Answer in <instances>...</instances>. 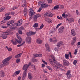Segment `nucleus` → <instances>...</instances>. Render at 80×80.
Here are the masks:
<instances>
[{"instance_id":"obj_11","label":"nucleus","mask_w":80,"mask_h":80,"mask_svg":"<svg viewBox=\"0 0 80 80\" xmlns=\"http://www.w3.org/2000/svg\"><path fill=\"white\" fill-rule=\"evenodd\" d=\"M23 13L24 17H26L27 15V13H28V11H27V8H25L23 10Z\"/></svg>"},{"instance_id":"obj_12","label":"nucleus","mask_w":80,"mask_h":80,"mask_svg":"<svg viewBox=\"0 0 80 80\" xmlns=\"http://www.w3.org/2000/svg\"><path fill=\"white\" fill-rule=\"evenodd\" d=\"M54 63H56V65L58 66H59V67H62V68L63 67V66H62V65L60 63V62H57V61H54Z\"/></svg>"},{"instance_id":"obj_13","label":"nucleus","mask_w":80,"mask_h":80,"mask_svg":"<svg viewBox=\"0 0 80 80\" xmlns=\"http://www.w3.org/2000/svg\"><path fill=\"white\" fill-rule=\"evenodd\" d=\"M29 10L30 11V15L31 16H33V15H34V14L35 13V12H34V11L32 8H31L29 9Z\"/></svg>"},{"instance_id":"obj_31","label":"nucleus","mask_w":80,"mask_h":80,"mask_svg":"<svg viewBox=\"0 0 80 80\" xmlns=\"http://www.w3.org/2000/svg\"><path fill=\"white\" fill-rule=\"evenodd\" d=\"M6 17V20H10V18H11V16H10Z\"/></svg>"},{"instance_id":"obj_28","label":"nucleus","mask_w":80,"mask_h":80,"mask_svg":"<svg viewBox=\"0 0 80 80\" xmlns=\"http://www.w3.org/2000/svg\"><path fill=\"white\" fill-rule=\"evenodd\" d=\"M72 39L73 40V43H75L77 41V38L76 37H74L72 38Z\"/></svg>"},{"instance_id":"obj_56","label":"nucleus","mask_w":80,"mask_h":80,"mask_svg":"<svg viewBox=\"0 0 80 80\" xmlns=\"http://www.w3.org/2000/svg\"><path fill=\"white\" fill-rule=\"evenodd\" d=\"M49 18H46L45 19V20L46 21V22H48Z\"/></svg>"},{"instance_id":"obj_35","label":"nucleus","mask_w":80,"mask_h":80,"mask_svg":"<svg viewBox=\"0 0 80 80\" xmlns=\"http://www.w3.org/2000/svg\"><path fill=\"white\" fill-rule=\"evenodd\" d=\"M70 73H71V71H70V70H68L67 72V73H66V75H68L70 74Z\"/></svg>"},{"instance_id":"obj_10","label":"nucleus","mask_w":80,"mask_h":80,"mask_svg":"<svg viewBox=\"0 0 80 80\" xmlns=\"http://www.w3.org/2000/svg\"><path fill=\"white\" fill-rule=\"evenodd\" d=\"M63 65H65V66H68L70 64L69 62H68V61L65 59L63 60Z\"/></svg>"},{"instance_id":"obj_15","label":"nucleus","mask_w":80,"mask_h":80,"mask_svg":"<svg viewBox=\"0 0 80 80\" xmlns=\"http://www.w3.org/2000/svg\"><path fill=\"white\" fill-rule=\"evenodd\" d=\"M31 42V37H28L26 38V42L30 43Z\"/></svg>"},{"instance_id":"obj_55","label":"nucleus","mask_w":80,"mask_h":80,"mask_svg":"<svg viewBox=\"0 0 80 80\" xmlns=\"http://www.w3.org/2000/svg\"><path fill=\"white\" fill-rule=\"evenodd\" d=\"M2 21H3L4 23H5L7 22V20H6V18H5V19L3 20Z\"/></svg>"},{"instance_id":"obj_33","label":"nucleus","mask_w":80,"mask_h":80,"mask_svg":"<svg viewBox=\"0 0 80 80\" xmlns=\"http://www.w3.org/2000/svg\"><path fill=\"white\" fill-rule=\"evenodd\" d=\"M5 7H2L1 8H0V12H2L3 10H5Z\"/></svg>"},{"instance_id":"obj_29","label":"nucleus","mask_w":80,"mask_h":80,"mask_svg":"<svg viewBox=\"0 0 80 80\" xmlns=\"http://www.w3.org/2000/svg\"><path fill=\"white\" fill-rule=\"evenodd\" d=\"M69 54H65V58L67 60H68L69 59Z\"/></svg>"},{"instance_id":"obj_59","label":"nucleus","mask_w":80,"mask_h":80,"mask_svg":"<svg viewBox=\"0 0 80 80\" xmlns=\"http://www.w3.org/2000/svg\"><path fill=\"white\" fill-rule=\"evenodd\" d=\"M18 33L19 34H21V35L22 34V32L21 31H19Z\"/></svg>"},{"instance_id":"obj_1","label":"nucleus","mask_w":80,"mask_h":80,"mask_svg":"<svg viewBox=\"0 0 80 80\" xmlns=\"http://www.w3.org/2000/svg\"><path fill=\"white\" fill-rule=\"evenodd\" d=\"M12 58L11 57H9L5 59H4L2 61V63L0 65V68H2L5 65H8L9 64V62L8 61Z\"/></svg>"},{"instance_id":"obj_37","label":"nucleus","mask_w":80,"mask_h":80,"mask_svg":"<svg viewBox=\"0 0 80 80\" xmlns=\"http://www.w3.org/2000/svg\"><path fill=\"white\" fill-rule=\"evenodd\" d=\"M44 27V25H43V24H42L41 26H40V27L39 28V30H41V29H42Z\"/></svg>"},{"instance_id":"obj_3","label":"nucleus","mask_w":80,"mask_h":80,"mask_svg":"<svg viewBox=\"0 0 80 80\" xmlns=\"http://www.w3.org/2000/svg\"><path fill=\"white\" fill-rule=\"evenodd\" d=\"M29 66H28V64H25L23 67V69L25 70L22 74V79L24 80L27 76V70Z\"/></svg>"},{"instance_id":"obj_14","label":"nucleus","mask_w":80,"mask_h":80,"mask_svg":"<svg viewBox=\"0 0 80 80\" xmlns=\"http://www.w3.org/2000/svg\"><path fill=\"white\" fill-rule=\"evenodd\" d=\"M45 46L47 48V51H48V52H50V47L49 46L48 44L46 43L45 44Z\"/></svg>"},{"instance_id":"obj_48","label":"nucleus","mask_w":80,"mask_h":80,"mask_svg":"<svg viewBox=\"0 0 80 80\" xmlns=\"http://www.w3.org/2000/svg\"><path fill=\"white\" fill-rule=\"evenodd\" d=\"M20 59H18L16 60V63H19V62H20Z\"/></svg>"},{"instance_id":"obj_60","label":"nucleus","mask_w":80,"mask_h":80,"mask_svg":"<svg viewBox=\"0 0 80 80\" xmlns=\"http://www.w3.org/2000/svg\"><path fill=\"white\" fill-rule=\"evenodd\" d=\"M42 10V8H40L38 9V12H41V10Z\"/></svg>"},{"instance_id":"obj_5","label":"nucleus","mask_w":80,"mask_h":80,"mask_svg":"<svg viewBox=\"0 0 80 80\" xmlns=\"http://www.w3.org/2000/svg\"><path fill=\"white\" fill-rule=\"evenodd\" d=\"M53 62V60H52L51 59H50L49 60V62L50 63L51 65L53 67H54L55 68H56V69H58V70H61V68H60L57 66L56 65L53 64V62Z\"/></svg>"},{"instance_id":"obj_44","label":"nucleus","mask_w":80,"mask_h":80,"mask_svg":"<svg viewBox=\"0 0 80 80\" xmlns=\"http://www.w3.org/2000/svg\"><path fill=\"white\" fill-rule=\"evenodd\" d=\"M59 32H60L61 33H62V32H63V29H60V28L59 29Z\"/></svg>"},{"instance_id":"obj_7","label":"nucleus","mask_w":80,"mask_h":80,"mask_svg":"<svg viewBox=\"0 0 80 80\" xmlns=\"http://www.w3.org/2000/svg\"><path fill=\"white\" fill-rule=\"evenodd\" d=\"M66 21L68 22V23H72L74 22V19L72 18H67L66 19Z\"/></svg>"},{"instance_id":"obj_52","label":"nucleus","mask_w":80,"mask_h":80,"mask_svg":"<svg viewBox=\"0 0 80 80\" xmlns=\"http://www.w3.org/2000/svg\"><path fill=\"white\" fill-rule=\"evenodd\" d=\"M19 29L20 30H23V27H21L19 28Z\"/></svg>"},{"instance_id":"obj_50","label":"nucleus","mask_w":80,"mask_h":80,"mask_svg":"<svg viewBox=\"0 0 80 80\" xmlns=\"http://www.w3.org/2000/svg\"><path fill=\"white\" fill-rule=\"evenodd\" d=\"M20 71H17L16 72L17 75H18L20 73Z\"/></svg>"},{"instance_id":"obj_8","label":"nucleus","mask_w":80,"mask_h":80,"mask_svg":"<svg viewBox=\"0 0 80 80\" xmlns=\"http://www.w3.org/2000/svg\"><path fill=\"white\" fill-rule=\"evenodd\" d=\"M40 14H36L34 18V21H35V22H36V21H37V18H39V17H40Z\"/></svg>"},{"instance_id":"obj_20","label":"nucleus","mask_w":80,"mask_h":80,"mask_svg":"<svg viewBox=\"0 0 80 80\" xmlns=\"http://www.w3.org/2000/svg\"><path fill=\"white\" fill-rule=\"evenodd\" d=\"M60 7V5H58L54 7L52 9V10H58V8Z\"/></svg>"},{"instance_id":"obj_63","label":"nucleus","mask_w":80,"mask_h":80,"mask_svg":"<svg viewBox=\"0 0 80 80\" xmlns=\"http://www.w3.org/2000/svg\"><path fill=\"white\" fill-rule=\"evenodd\" d=\"M65 13L66 12H64L62 14V17H65Z\"/></svg>"},{"instance_id":"obj_32","label":"nucleus","mask_w":80,"mask_h":80,"mask_svg":"<svg viewBox=\"0 0 80 80\" xmlns=\"http://www.w3.org/2000/svg\"><path fill=\"white\" fill-rule=\"evenodd\" d=\"M47 22L48 23H52V20L51 19L49 18Z\"/></svg>"},{"instance_id":"obj_17","label":"nucleus","mask_w":80,"mask_h":80,"mask_svg":"<svg viewBox=\"0 0 80 80\" xmlns=\"http://www.w3.org/2000/svg\"><path fill=\"white\" fill-rule=\"evenodd\" d=\"M14 23V21L13 20H11L7 22V24L8 25H10L12 24V23Z\"/></svg>"},{"instance_id":"obj_16","label":"nucleus","mask_w":80,"mask_h":80,"mask_svg":"<svg viewBox=\"0 0 80 80\" xmlns=\"http://www.w3.org/2000/svg\"><path fill=\"white\" fill-rule=\"evenodd\" d=\"M71 34L72 36H75L76 35V33L75 32V30L73 29H72L71 30Z\"/></svg>"},{"instance_id":"obj_54","label":"nucleus","mask_w":80,"mask_h":80,"mask_svg":"<svg viewBox=\"0 0 80 80\" xmlns=\"http://www.w3.org/2000/svg\"><path fill=\"white\" fill-rule=\"evenodd\" d=\"M77 52H78L77 50L75 49V50L74 53V55H77Z\"/></svg>"},{"instance_id":"obj_62","label":"nucleus","mask_w":80,"mask_h":80,"mask_svg":"<svg viewBox=\"0 0 80 80\" xmlns=\"http://www.w3.org/2000/svg\"><path fill=\"white\" fill-rule=\"evenodd\" d=\"M42 56V54H38V57H41Z\"/></svg>"},{"instance_id":"obj_19","label":"nucleus","mask_w":80,"mask_h":80,"mask_svg":"<svg viewBox=\"0 0 80 80\" xmlns=\"http://www.w3.org/2000/svg\"><path fill=\"white\" fill-rule=\"evenodd\" d=\"M36 42L38 44H42V40H41L40 38H38L36 40Z\"/></svg>"},{"instance_id":"obj_25","label":"nucleus","mask_w":80,"mask_h":80,"mask_svg":"<svg viewBox=\"0 0 80 80\" xmlns=\"http://www.w3.org/2000/svg\"><path fill=\"white\" fill-rule=\"evenodd\" d=\"M0 75L2 77H4V76H5V73H4V72L3 71H2L0 72Z\"/></svg>"},{"instance_id":"obj_34","label":"nucleus","mask_w":80,"mask_h":80,"mask_svg":"<svg viewBox=\"0 0 80 80\" xmlns=\"http://www.w3.org/2000/svg\"><path fill=\"white\" fill-rule=\"evenodd\" d=\"M26 35L28 36H31V31H30L29 32H27L26 33Z\"/></svg>"},{"instance_id":"obj_21","label":"nucleus","mask_w":80,"mask_h":80,"mask_svg":"<svg viewBox=\"0 0 80 80\" xmlns=\"http://www.w3.org/2000/svg\"><path fill=\"white\" fill-rule=\"evenodd\" d=\"M22 2L23 3V7H27V2H26V1L25 0H22Z\"/></svg>"},{"instance_id":"obj_2","label":"nucleus","mask_w":80,"mask_h":80,"mask_svg":"<svg viewBox=\"0 0 80 80\" xmlns=\"http://www.w3.org/2000/svg\"><path fill=\"white\" fill-rule=\"evenodd\" d=\"M16 36L18 39L20 40L19 41L18 40V39H17L16 41H14L13 40H12L11 42L13 45H17V42L18 43L20 44L22 43V38H21V37H20V35H19V34L18 33L16 34Z\"/></svg>"},{"instance_id":"obj_49","label":"nucleus","mask_w":80,"mask_h":80,"mask_svg":"<svg viewBox=\"0 0 80 80\" xmlns=\"http://www.w3.org/2000/svg\"><path fill=\"white\" fill-rule=\"evenodd\" d=\"M10 14L12 15H13L15 14V12H10Z\"/></svg>"},{"instance_id":"obj_9","label":"nucleus","mask_w":80,"mask_h":80,"mask_svg":"<svg viewBox=\"0 0 80 80\" xmlns=\"http://www.w3.org/2000/svg\"><path fill=\"white\" fill-rule=\"evenodd\" d=\"M46 16H48L49 17H52L53 14H52V12H48L45 13Z\"/></svg>"},{"instance_id":"obj_18","label":"nucleus","mask_w":80,"mask_h":80,"mask_svg":"<svg viewBox=\"0 0 80 80\" xmlns=\"http://www.w3.org/2000/svg\"><path fill=\"white\" fill-rule=\"evenodd\" d=\"M48 6V4L47 3H42L41 4V7L42 8H46Z\"/></svg>"},{"instance_id":"obj_42","label":"nucleus","mask_w":80,"mask_h":80,"mask_svg":"<svg viewBox=\"0 0 80 80\" xmlns=\"http://www.w3.org/2000/svg\"><path fill=\"white\" fill-rule=\"evenodd\" d=\"M76 13L77 15H80V12H78V10H76Z\"/></svg>"},{"instance_id":"obj_24","label":"nucleus","mask_w":80,"mask_h":80,"mask_svg":"<svg viewBox=\"0 0 80 80\" xmlns=\"http://www.w3.org/2000/svg\"><path fill=\"white\" fill-rule=\"evenodd\" d=\"M62 44L63 42H62V41L58 43L57 47L59 48V47H60V46L62 45Z\"/></svg>"},{"instance_id":"obj_6","label":"nucleus","mask_w":80,"mask_h":80,"mask_svg":"<svg viewBox=\"0 0 80 80\" xmlns=\"http://www.w3.org/2000/svg\"><path fill=\"white\" fill-rule=\"evenodd\" d=\"M3 36H2V38L3 39H6V38H7V35H9L10 34V32L8 31H6L5 32H3L2 33Z\"/></svg>"},{"instance_id":"obj_43","label":"nucleus","mask_w":80,"mask_h":80,"mask_svg":"<svg viewBox=\"0 0 80 80\" xmlns=\"http://www.w3.org/2000/svg\"><path fill=\"white\" fill-rule=\"evenodd\" d=\"M36 33V32H32V31H31V35H35Z\"/></svg>"},{"instance_id":"obj_4","label":"nucleus","mask_w":80,"mask_h":80,"mask_svg":"<svg viewBox=\"0 0 80 80\" xmlns=\"http://www.w3.org/2000/svg\"><path fill=\"white\" fill-rule=\"evenodd\" d=\"M23 22V21L21 19L18 21V23H15L11 25V27L13 28H17L18 26H20L22 25V22Z\"/></svg>"},{"instance_id":"obj_38","label":"nucleus","mask_w":80,"mask_h":80,"mask_svg":"<svg viewBox=\"0 0 80 80\" xmlns=\"http://www.w3.org/2000/svg\"><path fill=\"white\" fill-rule=\"evenodd\" d=\"M37 27H38V23H35L34 24L33 27L35 28Z\"/></svg>"},{"instance_id":"obj_57","label":"nucleus","mask_w":80,"mask_h":80,"mask_svg":"<svg viewBox=\"0 0 80 80\" xmlns=\"http://www.w3.org/2000/svg\"><path fill=\"white\" fill-rule=\"evenodd\" d=\"M43 72L44 73H48V72L46 70H44Z\"/></svg>"},{"instance_id":"obj_39","label":"nucleus","mask_w":80,"mask_h":80,"mask_svg":"<svg viewBox=\"0 0 80 80\" xmlns=\"http://www.w3.org/2000/svg\"><path fill=\"white\" fill-rule=\"evenodd\" d=\"M47 68L48 69V70H51L52 71V68L51 67H49V66H47Z\"/></svg>"},{"instance_id":"obj_27","label":"nucleus","mask_w":80,"mask_h":80,"mask_svg":"<svg viewBox=\"0 0 80 80\" xmlns=\"http://www.w3.org/2000/svg\"><path fill=\"white\" fill-rule=\"evenodd\" d=\"M51 57L52 58V59H53V62H54V61H56L55 58V56L54 55H51Z\"/></svg>"},{"instance_id":"obj_41","label":"nucleus","mask_w":80,"mask_h":80,"mask_svg":"<svg viewBox=\"0 0 80 80\" xmlns=\"http://www.w3.org/2000/svg\"><path fill=\"white\" fill-rule=\"evenodd\" d=\"M18 8V7L17 6H15L13 7V8H12V10H15V9H17V8Z\"/></svg>"},{"instance_id":"obj_23","label":"nucleus","mask_w":80,"mask_h":80,"mask_svg":"<svg viewBox=\"0 0 80 80\" xmlns=\"http://www.w3.org/2000/svg\"><path fill=\"white\" fill-rule=\"evenodd\" d=\"M22 53H23V52L20 53L19 54L16 55L15 56V58H20L21 56H22Z\"/></svg>"},{"instance_id":"obj_30","label":"nucleus","mask_w":80,"mask_h":80,"mask_svg":"<svg viewBox=\"0 0 80 80\" xmlns=\"http://www.w3.org/2000/svg\"><path fill=\"white\" fill-rule=\"evenodd\" d=\"M67 78H68V79H70V78H72L73 77L72 75V74H69L68 75H67Z\"/></svg>"},{"instance_id":"obj_53","label":"nucleus","mask_w":80,"mask_h":80,"mask_svg":"<svg viewBox=\"0 0 80 80\" xmlns=\"http://www.w3.org/2000/svg\"><path fill=\"white\" fill-rule=\"evenodd\" d=\"M42 62H43L45 64H46V65H47V62H46L45 61L42 60Z\"/></svg>"},{"instance_id":"obj_36","label":"nucleus","mask_w":80,"mask_h":80,"mask_svg":"<svg viewBox=\"0 0 80 80\" xmlns=\"http://www.w3.org/2000/svg\"><path fill=\"white\" fill-rule=\"evenodd\" d=\"M77 62H78V61L77 60H74L73 62V65H76V64H77Z\"/></svg>"},{"instance_id":"obj_40","label":"nucleus","mask_w":80,"mask_h":80,"mask_svg":"<svg viewBox=\"0 0 80 80\" xmlns=\"http://www.w3.org/2000/svg\"><path fill=\"white\" fill-rule=\"evenodd\" d=\"M10 15V12L6 13L5 15L6 17H7V16H9L8 15Z\"/></svg>"},{"instance_id":"obj_64","label":"nucleus","mask_w":80,"mask_h":80,"mask_svg":"<svg viewBox=\"0 0 80 80\" xmlns=\"http://www.w3.org/2000/svg\"><path fill=\"white\" fill-rule=\"evenodd\" d=\"M41 2H39L38 3V5L39 6H40L41 5Z\"/></svg>"},{"instance_id":"obj_46","label":"nucleus","mask_w":80,"mask_h":80,"mask_svg":"<svg viewBox=\"0 0 80 80\" xmlns=\"http://www.w3.org/2000/svg\"><path fill=\"white\" fill-rule=\"evenodd\" d=\"M33 55L34 56V57H38V54H33Z\"/></svg>"},{"instance_id":"obj_26","label":"nucleus","mask_w":80,"mask_h":80,"mask_svg":"<svg viewBox=\"0 0 80 80\" xmlns=\"http://www.w3.org/2000/svg\"><path fill=\"white\" fill-rule=\"evenodd\" d=\"M57 41H58V40H57V39L56 38V37H54L53 38V43H55L56 42H57Z\"/></svg>"},{"instance_id":"obj_61","label":"nucleus","mask_w":80,"mask_h":80,"mask_svg":"<svg viewBox=\"0 0 80 80\" xmlns=\"http://www.w3.org/2000/svg\"><path fill=\"white\" fill-rule=\"evenodd\" d=\"M49 41L50 42H53V39H52L50 38L49 39Z\"/></svg>"},{"instance_id":"obj_51","label":"nucleus","mask_w":80,"mask_h":80,"mask_svg":"<svg viewBox=\"0 0 80 80\" xmlns=\"http://www.w3.org/2000/svg\"><path fill=\"white\" fill-rule=\"evenodd\" d=\"M33 62H38V60H37V59H34Z\"/></svg>"},{"instance_id":"obj_45","label":"nucleus","mask_w":80,"mask_h":80,"mask_svg":"<svg viewBox=\"0 0 80 80\" xmlns=\"http://www.w3.org/2000/svg\"><path fill=\"white\" fill-rule=\"evenodd\" d=\"M61 25H62V23H60L59 24H58L57 26L56 27V28H58L59 27H60V26Z\"/></svg>"},{"instance_id":"obj_58","label":"nucleus","mask_w":80,"mask_h":80,"mask_svg":"<svg viewBox=\"0 0 80 80\" xmlns=\"http://www.w3.org/2000/svg\"><path fill=\"white\" fill-rule=\"evenodd\" d=\"M8 51H12V49L11 48H8Z\"/></svg>"},{"instance_id":"obj_22","label":"nucleus","mask_w":80,"mask_h":80,"mask_svg":"<svg viewBox=\"0 0 80 80\" xmlns=\"http://www.w3.org/2000/svg\"><path fill=\"white\" fill-rule=\"evenodd\" d=\"M28 78L32 80V75L30 72H29L28 75Z\"/></svg>"},{"instance_id":"obj_47","label":"nucleus","mask_w":80,"mask_h":80,"mask_svg":"<svg viewBox=\"0 0 80 80\" xmlns=\"http://www.w3.org/2000/svg\"><path fill=\"white\" fill-rule=\"evenodd\" d=\"M48 2L49 3H51L52 2V0H48Z\"/></svg>"}]
</instances>
